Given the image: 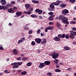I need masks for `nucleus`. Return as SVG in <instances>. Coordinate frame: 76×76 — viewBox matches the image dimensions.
Returning <instances> with one entry per match:
<instances>
[{"instance_id":"obj_1","label":"nucleus","mask_w":76,"mask_h":76,"mask_svg":"<svg viewBox=\"0 0 76 76\" xmlns=\"http://www.w3.org/2000/svg\"><path fill=\"white\" fill-rule=\"evenodd\" d=\"M56 2H54L52 3V4L50 5V8L54 9H55V6H58L60 5V3H63V1H60L57 0L56 1Z\"/></svg>"},{"instance_id":"obj_2","label":"nucleus","mask_w":76,"mask_h":76,"mask_svg":"<svg viewBox=\"0 0 76 76\" xmlns=\"http://www.w3.org/2000/svg\"><path fill=\"white\" fill-rule=\"evenodd\" d=\"M68 20L69 19H68V18L64 17L63 18L62 20V22L64 23L69 25V22L68 21Z\"/></svg>"},{"instance_id":"obj_3","label":"nucleus","mask_w":76,"mask_h":76,"mask_svg":"<svg viewBox=\"0 0 76 76\" xmlns=\"http://www.w3.org/2000/svg\"><path fill=\"white\" fill-rule=\"evenodd\" d=\"M69 10L66 9H65L62 11V14L63 15H67V13H69Z\"/></svg>"},{"instance_id":"obj_4","label":"nucleus","mask_w":76,"mask_h":76,"mask_svg":"<svg viewBox=\"0 0 76 76\" xmlns=\"http://www.w3.org/2000/svg\"><path fill=\"white\" fill-rule=\"evenodd\" d=\"M51 56L53 58L56 59V58H58V56H59V53H54Z\"/></svg>"},{"instance_id":"obj_5","label":"nucleus","mask_w":76,"mask_h":76,"mask_svg":"<svg viewBox=\"0 0 76 76\" xmlns=\"http://www.w3.org/2000/svg\"><path fill=\"white\" fill-rule=\"evenodd\" d=\"M54 28V27L52 26H48L45 28V31L46 32H48V30H52Z\"/></svg>"},{"instance_id":"obj_6","label":"nucleus","mask_w":76,"mask_h":76,"mask_svg":"<svg viewBox=\"0 0 76 76\" xmlns=\"http://www.w3.org/2000/svg\"><path fill=\"white\" fill-rule=\"evenodd\" d=\"M45 66V65L44 64V63H39V65L38 66V67L40 69H42Z\"/></svg>"},{"instance_id":"obj_7","label":"nucleus","mask_w":76,"mask_h":76,"mask_svg":"<svg viewBox=\"0 0 76 76\" xmlns=\"http://www.w3.org/2000/svg\"><path fill=\"white\" fill-rule=\"evenodd\" d=\"M35 12L36 13H39L38 15H41V13H42V10H39V9H37L35 10Z\"/></svg>"},{"instance_id":"obj_8","label":"nucleus","mask_w":76,"mask_h":76,"mask_svg":"<svg viewBox=\"0 0 76 76\" xmlns=\"http://www.w3.org/2000/svg\"><path fill=\"white\" fill-rule=\"evenodd\" d=\"M35 41L37 44H40L42 41V39L39 38H37L35 39Z\"/></svg>"},{"instance_id":"obj_9","label":"nucleus","mask_w":76,"mask_h":76,"mask_svg":"<svg viewBox=\"0 0 76 76\" xmlns=\"http://www.w3.org/2000/svg\"><path fill=\"white\" fill-rule=\"evenodd\" d=\"M0 3L2 4V5L4 6L6 4V0H1L0 1Z\"/></svg>"},{"instance_id":"obj_10","label":"nucleus","mask_w":76,"mask_h":76,"mask_svg":"<svg viewBox=\"0 0 76 76\" xmlns=\"http://www.w3.org/2000/svg\"><path fill=\"white\" fill-rule=\"evenodd\" d=\"M53 39L54 41H57V42H59V41H60V39L57 37H54Z\"/></svg>"},{"instance_id":"obj_11","label":"nucleus","mask_w":76,"mask_h":76,"mask_svg":"<svg viewBox=\"0 0 76 76\" xmlns=\"http://www.w3.org/2000/svg\"><path fill=\"white\" fill-rule=\"evenodd\" d=\"M44 64L45 65L48 66V65H50V61H46L44 62Z\"/></svg>"},{"instance_id":"obj_12","label":"nucleus","mask_w":76,"mask_h":76,"mask_svg":"<svg viewBox=\"0 0 76 76\" xmlns=\"http://www.w3.org/2000/svg\"><path fill=\"white\" fill-rule=\"evenodd\" d=\"M60 6L61 8H64V7H66V4H64V3H62L60 5Z\"/></svg>"},{"instance_id":"obj_13","label":"nucleus","mask_w":76,"mask_h":76,"mask_svg":"<svg viewBox=\"0 0 76 76\" xmlns=\"http://www.w3.org/2000/svg\"><path fill=\"white\" fill-rule=\"evenodd\" d=\"M42 44H44L47 43V39L45 38L43 39V41H42L41 42Z\"/></svg>"},{"instance_id":"obj_14","label":"nucleus","mask_w":76,"mask_h":76,"mask_svg":"<svg viewBox=\"0 0 76 76\" xmlns=\"http://www.w3.org/2000/svg\"><path fill=\"white\" fill-rule=\"evenodd\" d=\"M12 51L13 53L14 54H15V55H17V54H18V52L17 51V50L15 49H13Z\"/></svg>"},{"instance_id":"obj_15","label":"nucleus","mask_w":76,"mask_h":76,"mask_svg":"<svg viewBox=\"0 0 76 76\" xmlns=\"http://www.w3.org/2000/svg\"><path fill=\"white\" fill-rule=\"evenodd\" d=\"M15 67L16 68H18L19 67V65L18 64V63L17 62H15L14 66L12 67V69H15Z\"/></svg>"},{"instance_id":"obj_16","label":"nucleus","mask_w":76,"mask_h":76,"mask_svg":"<svg viewBox=\"0 0 76 76\" xmlns=\"http://www.w3.org/2000/svg\"><path fill=\"white\" fill-rule=\"evenodd\" d=\"M7 11L9 13H12L14 12V10H13V9H12V8L8 9L7 10Z\"/></svg>"},{"instance_id":"obj_17","label":"nucleus","mask_w":76,"mask_h":76,"mask_svg":"<svg viewBox=\"0 0 76 76\" xmlns=\"http://www.w3.org/2000/svg\"><path fill=\"white\" fill-rule=\"evenodd\" d=\"M31 7V6L29 4H26L25 5V7L27 9H29Z\"/></svg>"},{"instance_id":"obj_18","label":"nucleus","mask_w":76,"mask_h":76,"mask_svg":"<svg viewBox=\"0 0 76 76\" xmlns=\"http://www.w3.org/2000/svg\"><path fill=\"white\" fill-rule=\"evenodd\" d=\"M17 15H18L19 16H20L21 15V14H22V12H17L16 13Z\"/></svg>"},{"instance_id":"obj_19","label":"nucleus","mask_w":76,"mask_h":76,"mask_svg":"<svg viewBox=\"0 0 76 76\" xmlns=\"http://www.w3.org/2000/svg\"><path fill=\"white\" fill-rule=\"evenodd\" d=\"M32 2L33 3H34L35 4H39V2L38 1H36L34 0H33L32 1Z\"/></svg>"},{"instance_id":"obj_20","label":"nucleus","mask_w":76,"mask_h":76,"mask_svg":"<svg viewBox=\"0 0 76 76\" xmlns=\"http://www.w3.org/2000/svg\"><path fill=\"white\" fill-rule=\"evenodd\" d=\"M70 32L71 34H72L73 35H74L75 36H76V31H70Z\"/></svg>"},{"instance_id":"obj_21","label":"nucleus","mask_w":76,"mask_h":76,"mask_svg":"<svg viewBox=\"0 0 76 76\" xmlns=\"http://www.w3.org/2000/svg\"><path fill=\"white\" fill-rule=\"evenodd\" d=\"M73 34H71L69 36V37L71 39H74L75 38V36Z\"/></svg>"},{"instance_id":"obj_22","label":"nucleus","mask_w":76,"mask_h":76,"mask_svg":"<svg viewBox=\"0 0 76 76\" xmlns=\"http://www.w3.org/2000/svg\"><path fill=\"white\" fill-rule=\"evenodd\" d=\"M64 49L65 50H70V48L68 46H65L64 47Z\"/></svg>"},{"instance_id":"obj_23","label":"nucleus","mask_w":76,"mask_h":76,"mask_svg":"<svg viewBox=\"0 0 76 76\" xmlns=\"http://www.w3.org/2000/svg\"><path fill=\"white\" fill-rule=\"evenodd\" d=\"M26 72L24 71L21 72V75H26Z\"/></svg>"},{"instance_id":"obj_24","label":"nucleus","mask_w":76,"mask_h":76,"mask_svg":"<svg viewBox=\"0 0 76 76\" xmlns=\"http://www.w3.org/2000/svg\"><path fill=\"white\" fill-rule=\"evenodd\" d=\"M56 26L58 28H60L61 26V24L60 23L57 22L56 23Z\"/></svg>"},{"instance_id":"obj_25","label":"nucleus","mask_w":76,"mask_h":76,"mask_svg":"<svg viewBox=\"0 0 76 76\" xmlns=\"http://www.w3.org/2000/svg\"><path fill=\"white\" fill-rule=\"evenodd\" d=\"M69 1L71 3H74L76 2V0H69Z\"/></svg>"},{"instance_id":"obj_26","label":"nucleus","mask_w":76,"mask_h":76,"mask_svg":"<svg viewBox=\"0 0 76 76\" xmlns=\"http://www.w3.org/2000/svg\"><path fill=\"white\" fill-rule=\"evenodd\" d=\"M64 17L63 16V15H61L59 16V19L60 20H62L63 19V18Z\"/></svg>"},{"instance_id":"obj_27","label":"nucleus","mask_w":76,"mask_h":76,"mask_svg":"<svg viewBox=\"0 0 76 76\" xmlns=\"http://www.w3.org/2000/svg\"><path fill=\"white\" fill-rule=\"evenodd\" d=\"M48 10L49 11H53L54 10V9L53 8H48Z\"/></svg>"},{"instance_id":"obj_28","label":"nucleus","mask_w":76,"mask_h":76,"mask_svg":"<svg viewBox=\"0 0 76 76\" xmlns=\"http://www.w3.org/2000/svg\"><path fill=\"white\" fill-rule=\"evenodd\" d=\"M32 63L31 62H28L27 64V66H31V65H32Z\"/></svg>"},{"instance_id":"obj_29","label":"nucleus","mask_w":76,"mask_h":76,"mask_svg":"<svg viewBox=\"0 0 76 76\" xmlns=\"http://www.w3.org/2000/svg\"><path fill=\"white\" fill-rule=\"evenodd\" d=\"M55 71L56 72H61V70L58 69H55Z\"/></svg>"},{"instance_id":"obj_30","label":"nucleus","mask_w":76,"mask_h":76,"mask_svg":"<svg viewBox=\"0 0 76 76\" xmlns=\"http://www.w3.org/2000/svg\"><path fill=\"white\" fill-rule=\"evenodd\" d=\"M54 19L53 17H52L51 16H50V17L48 18V20H53Z\"/></svg>"},{"instance_id":"obj_31","label":"nucleus","mask_w":76,"mask_h":76,"mask_svg":"<svg viewBox=\"0 0 76 76\" xmlns=\"http://www.w3.org/2000/svg\"><path fill=\"white\" fill-rule=\"evenodd\" d=\"M23 42V40H19L18 41V44H19L20 43L22 42Z\"/></svg>"},{"instance_id":"obj_32","label":"nucleus","mask_w":76,"mask_h":76,"mask_svg":"<svg viewBox=\"0 0 76 76\" xmlns=\"http://www.w3.org/2000/svg\"><path fill=\"white\" fill-rule=\"evenodd\" d=\"M47 75H49L50 76H53L52 75V73L51 72H49L47 73Z\"/></svg>"},{"instance_id":"obj_33","label":"nucleus","mask_w":76,"mask_h":76,"mask_svg":"<svg viewBox=\"0 0 76 76\" xmlns=\"http://www.w3.org/2000/svg\"><path fill=\"white\" fill-rule=\"evenodd\" d=\"M31 45H35V42L34 41H33L31 42Z\"/></svg>"},{"instance_id":"obj_34","label":"nucleus","mask_w":76,"mask_h":76,"mask_svg":"<svg viewBox=\"0 0 76 76\" xmlns=\"http://www.w3.org/2000/svg\"><path fill=\"white\" fill-rule=\"evenodd\" d=\"M31 17L35 18L37 17V16L35 15H31Z\"/></svg>"},{"instance_id":"obj_35","label":"nucleus","mask_w":76,"mask_h":76,"mask_svg":"<svg viewBox=\"0 0 76 76\" xmlns=\"http://www.w3.org/2000/svg\"><path fill=\"white\" fill-rule=\"evenodd\" d=\"M65 38H66V39H69V34H66L65 35Z\"/></svg>"},{"instance_id":"obj_36","label":"nucleus","mask_w":76,"mask_h":76,"mask_svg":"<svg viewBox=\"0 0 76 76\" xmlns=\"http://www.w3.org/2000/svg\"><path fill=\"white\" fill-rule=\"evenodd\" d=\"M3 10H7L8 9V7H5L4 6V7L3 8Z\"/></svg>"},{"instance_id":"obj_37","label":"nucleus","mask_w":76,"mask_h":76,"mask_svg":"<svg viewBox=\"0 0 76 76\" xmlns=\"http://www.w3.org/2000/svg\"><path fill=\"white\" fill-rule=\"evenodd\" d=\"M70 23L71 24H75V23H76V21H72L70 22Z\"/></svg>"},{"instance_id":"obj_38","label":"nucleus","mask_w":76,"mask_h":76,"mask_svg":"<svg viewBox=\"0 0 76 76\" xmlns=\"http://www.w3.org/2000/svg\"><path fill=\"white\" fill-rule=\"evenodd\" d=\"M27 59H28V58L27 57H24L22 58V60H23L24 61L25 60H26Z\"/></svg>"},{"instance_id":"obj_39","label":"nucleus","mask_w":76,"mask_h":76,"mask_svg":"<svg viewBox=\"0 0 76 76\" xmlns=\"http://www.w3.org/2000/svg\"><path fill=\"white\" fill-rule=\"evenodd\" d=\"M66 37V34H64L61 35V38H64Z\"/></svg>"},{"instance_id":"obj_40","label":"nucleus","mask_w":76,"mask_h":76,"mask_svg":"<svg viewBox=\"0 0 76 76\" xmlns=\"http://www.w3.org/2000/svg\"><path fill=\"white\" fill-rule=\"evenodd\" d=\"M41 32V29H39L37 31V34H40V32Z\"/></svg>"},{"instance_id":"obj_41","label":"nucleus","mask_w":76,"mask_h":76,"mask_svg":"<svg viewBox=\"0 0 76 76\" xmlns=\"http://www.w3.org/2000/svg\"><path fill=\"white\" fill-rule=\"evenodd\" d=\"M8 71H9L8 70H5L4 71V73H10V72H8Z\"/></svg>"},{"instance_id":"obj_42","label":"nucleus","mask_w":76,"mask_h":76,"mask_svg":"<svg viewBox=\"0 0 76 76\" xmlns=\"http://www.w3.org/2000/svg\"><path fill=\"white\" fill-rule=\"evenodd\" d=\"M24 28L25 29V30L27 31L28 30H29V27H24Z\"/></svg>"},{"instance_id":"obj_43","label":"nucleus","mask_w":76,"mask_h":76,"mask_svg":"<svg viewBox=\"0 0 76 76\" xmlns=\"http://www.w3.org/2000/svg\"><path fill=\"white\" fill-rule=\"evenodd\" d=\"M48 14L49 15H53V12H50L48 13Z\"/></svg>"},{"instance_id":"obj_44","label":"nucleus","mask_w":76,"mask_h":76,"mask_svg":"<svg viewBox=\"0 0 76 76\" xmlns=\"http://www.w3.org/2000/svg\"><path fill=\"white\" fill-rule=\"evenodd\" d=\"M34 10V9H33V8H31L30 9H29L28 11H29V12H32V10Z\"/></svg>"},{"instance_id":"obj_45","label":"nucleus","mask_w":76,"mask_h":76,"mask_svg":"<svg viewBox=\"0 0 76 76\" xmlns=\"http://www.w3.org/2000/svg\"><path fill=\"white\" fill-rule=\"evenodd\" d=\"M4 7V6H2L0 5V10H2L3 9V7Z\"/></svg>"},{"instance_id":"obj_46","label":"nucleus","mask_w":76,"mask_h":76,"mask_svg":"<svg viewBox=\"0 0 76 76\" xmlns=\"http://www.w3.org/2000/svg\"><path fill=\"white\" fill-rule=\"evenodd\" d=\"M21 57H18L17 58V60H18L19 61V60H21Z\"/></svg>"},{"instance_id":"obj_47","label":"nucleus","mask_w":76,"mask_h":76,"mask_svg":"<svg viewBox=\"0 0 76 76\" xmlns=\"http://www.w3.org/2000/svg\"><path fill=\"white\" fill-rule=\"evenodd\" d=\"M58 38H61V34H59L58 35Z\"/></svg>"},{"instance_id":"obj_48","label":"nucleus","mask_w":76,"mask_h":76,"mask_svg":"<svg viewBox=\"0 0 76 76\" xmlns=\"http://www.w3.org/2000/svg\"><path fill=\"white\" fill-rule=\"evenodd\" d=\"M22 64V62H18V66H20V65H21Z\"/></svg>"},{"instance_id":"obj_49","label":"nucleus","mask_w":76,"mask_h":76,"mask_svg":"<svg viewBox=\"0 0 76 76\" xmlns=\"http://www.w3.org/2000/svg\"><path fill=\"white\" fill-rule=\"evenodd\" d=\"M72 30H73V31H76V27H73L72 28Z\"/></svg>"},{"instance_id":"obj_50","label":"nucleus","mask_w":76,"mask_h":76,"mask_svg":"<svg viewBox=\"0 0 76 76\" xmlns=\"http://www.w3.org/2000/svg\"><path fill=\"white\" fill-rule=\"evenodd\" d=\"M31 13L30 11H27V12L26 14H27V15H30Z\"/></svg>"},{"instance_id":"obj_51","label":"nucleus","mask_w":76,"mask_h":76,"mask_svg":"<svg viewBox=\"0 0 76 76\" xmlns=\"http://www.w3.org/2000/svg\"><path fill=\"white\" fill-rule=\"evenodd\" d=\"M32 30H30L28 32V33L29 34H31L32 33Z\"/></svg>"},{"instance_id":"obj_52","label":"nucleus","mask_w":76,"mask_h":76,"mask_svg":"<svg viewBox=\"0 0 76 76\" xmlns=\"http://www.w3.org/2000/svg\"><path fill=\"white\" fill-rule=\"evenodd\" d=\"M6 7H10V4H8L6 5Z\"/></svg>"},{"instance_id":"obj_53","label":"nucleus","mask_w":76,"mask_h":76,"mask_svg":"<svg viewBox=\"0 0 76 76\" xmlns=\"http://www.w3.org/2000/svg\"><path fill=\"white\" fill-rule=\"evenodd\" d=\"M4 49L3 47H0V50H3Z\"/></svg>"},{"instance_id":"obj_54","label":"nucleus","mask_w":76,"mask_h":76,"mask_svg":"<svg viewBox=\"0 0 76 76\" xmlns=\"http://www.w3.org/2000/svg\"><path fill=\"white\" fill-rule=\"evenodd\" d=\"M39 18L40 19H43V18L41 16H39Z\"/></svg>"},{"instance_id":"obj_55","label":"nucleus","mask_w":76,"mask_h":76,"mask_svg":"<svg viewBox=\"0 0 76 76\" xmlns=\"http://www.w3.org/2000/svg\"><path fill=\"white\" fill-rule=\"evenodd\" d=\"M15 2L14 1H12L11 2V4H15Z\"/></svg>"},{"instance_id":"obj_56","label":"nucleus","mask_w":76,"mask_h":76,"mask_svg":"<svg viewBox=\"0 0 76 76\" xmlns=\"http://www.w3.org/2000/svg\"><path fill=\"white\" fill-rule=\"evenodd\" d=\"M49 24L50 25H53L54 24V23H53L50 22L49 23Z\"/></svg>"},{"instance_id":"obj_57","label":"nucleus","mask_w":76,"mask_h":76,"mask_svg":"<svg viewBox=\"0 0 76 76\" xmlns=\"http://www.w3.org/2000/svg\"><path fill=\"white\" fill-rule=\"evenodd\" d=\"M54 63H56V64H57L58 63V62H57V61H54Z\"/></svg>"},{"instance_id":"obj_58","label":"nucleus","mask_w":76,"mask_h":76,"mask_svg":"<svg viewBox=\"0 0 76 76\" xmlns=\"http://www.w3.org/2000/svg\"><path fill=\"white\" fill-rule=\"evenodd\" d=\"M21 72H22V70H18L17 71V72L18 73H20Z\"/></svg>"},{"instance_id":"obj_59","label":"nucleus","mask_w":76,"mask_h":76,"mask_svg":"<svg viewBox=\"0 0 76 76\" xmlns=\"http://www.w3.org/2000/svg\"><path fill=\"white\" fill-rule=\"evenodd\" d=\"M21 39H22V40H23V41H24V40H25V38L23 37V38H21Z\"/></svg>"},{"instance_id":"obj_60","label":"nucleus","mask_w":76,"mask_h":76,"mask_svg":"<svg viewBox=\"0 0 76 76\" xmlns=\"http://www.w3.org/2000/svg\"><path fill=\"white\" fill-rule=\"evenodd\" d=\"M15 63H16V62H15V63H12L11 64V66H15Z\"/></svg>"},{"instance_id":"obj_61","label":"nucleus","mask_w":76,"mask_h":76,"mask_svg":"<svg viewBox=\"0 0 76 76\" xmlns=\"http://www.w3.org/2000/svg\"><path fill=\"white\" fill-rule=\"evenodd\" d=\"M56 66V67H57V68H59V67H60V66H59V65L58 64H57Z\"/></svg>"},{"instance_id":"obj_62","label":"nucleus","mask_w":76,"mask_h":76,"mask_svg":"<svg viewBox=\"0 0 76 76\" xmlns=\"http://www.w3.org/2000/svg\"><path fill=\"white\" fill-rule=\"evenodd\" d=\"M20 56H21V57H24L25 55L23 54H20Z\"/></svg>"},{"instance_id":"obj_63","label":"nucleus","mask_w":76,"mask_h":76,"mask_svg":"<svg viewBox=\"0 0 76 76\" xmlns=\"http://www.w3.org/2000/svg\"><path fill=\"white\" fill-rule=\"evenodd\" d=\"M63 63H62V62H60L59 63V64H60V65H63Z\"/></svg>"},{"instance_id":"obj_64","label":"nucleus","mask_w":76,"mask_h":76,"mask_svg":"<svg viewBox=\"0 0 76 76\" xmlns=\"http://www.w3.org/2000/svg\"><path fill=\"white\" fill-rule=\"evenodd\" d=\"M8 25L9 26H12V24L10 23L9 24H8Z\"/></svg>"}]
</instances>
